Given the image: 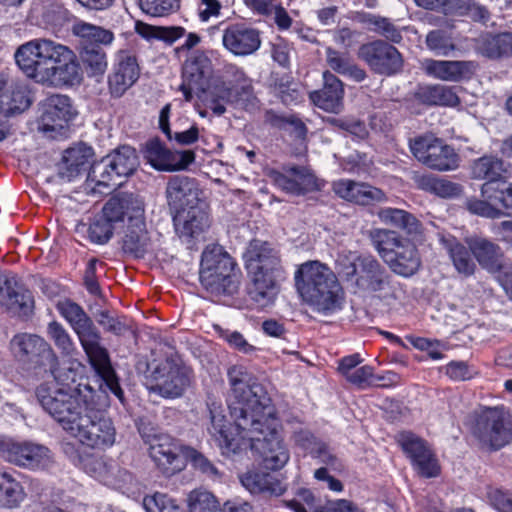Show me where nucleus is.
Wrapping results in <instances>:
<instances>
[{"instance_id":"f257e3e1","label":"nucleus","mask_w":512,"mask_h":512,"mask_svg":"<svg viewBox=\"0 0 512 512\" xmlns=\"http://www.w3.org/2000/svg\"><path fill=\"white\" fill-rule=\"evenodd\" d=\"M42 408L71 436L91 448L114 444L116 430L107 415L109 397L88 384L76 388L42 383L36 388Z\"/></svg>"},{"instance_id":"f03ea898","label":"nucleus","mask_w":512,"mask_h":512,"mask_svg":"<svg viewBox=\"0 0 512 512\" xmlns=\"http://www.w3.org/2000/svg\"><path fill=\"white\" fill-rule=\"evenodd\" d=\"M14 58L29 79L48 88L73 87L83 80L74 51L51 39L37 38L20 45Z\"/></svg>"},{"instance_id":"7ed1b4c3","label":"nucleus","mask_w":512,"mask_h":512,"mask_svg":"<svg viewBox=\"0 0 512 512\" xmlns=\"http://www.w3.org/2000/svg\"><path fill=\"white\" fill-rule=\"evenodd\" d=\"M57 310L72 327L96 374L103 380L108 390L122 404H125L124 391L112 366L109 352L102 345L101 333L91 317L79 304L70 300L58 302Z\"/></svg>"},{"instance_id":"20e7f679","label":"nucleus","mask_w":512,"mask_h":512,"mask_svg":"<svg viewBox=\"0 0 512 512\" xmlns=\"http://www.w3.org/2000/svg\"><path fill=\"white\" fill-rule=\"evenodd\" d=\"M244 257L251 276L248 295L256 304L266 307L274 302L278 280L284 273L280 252L270 242L253 239Z\"/></svg>"},{"instance_id":"39448f33","label":"nucleus","mask_w":512,"mask_h":512,"mask_svg":"<svg viewBox=\"0 0 512 512\" xmlns=\"http://www.w3.org/2000/svg\"><path fill=\"white\" fill-rule=\"evenodd\" d=\"M231 386L228 408L237 428L251 427L250 417L271 415L274 406L264 387L252 382L250 374L243 366H232L227 372Z\"/></svg>"},{"instance_id":"423d86ee","label":"nucleus","mask_w":512,"mask_h":512,"mask_svg":"<svg viewBox=\"0 0 512 512\" xmlns=\"http://www.w3.org/2000/svg\"><path fill=\"white\" fill-rule=\"evenodd\" d=\"M296 288L303 300L325 314L341 306L342 288L335 273L319 261L302 264L295 273Z\"/></svg>"},{"instance_id":"0eeeda50","label":"nucleus","mask_w":512,"mask_h":512,"mask_svg":"<svg viewBox=\"0 0 512 512\" xmlns=\"http://www.w3.org/2000/svg\"><path fill=\"white\" fill-rule=\"evenodd\" d=\"M247 420L251 422V427L237 428L245 438L246 448L249 446L260 454L264 468L269 470L283 468L290 456L278 435L279 421L275 408L271 415L261 413V416H252Z\"/></svg>"},{"instance_id":"6e6552de","label":"nucleus","mask_w":512,"mask_h":512,"mask_svg":"<svg viewBox=\"0 0 512 512\" xmlns=\"http://www.w3.org/2000/svg\"><path fill=\"white\" fill-rule=\"evenodd\" d=\"M10 350L15 358L33 369H48L57 384L62 387L70 379L74 381L76 372L72 368L60 369V361L53 347L41 336L19 333L10 340Z\"/></svg>"},{"instance_id":"1a4fd4ad","label":"nucleus","mask_w":512,"mask_h":512,"mask_svg":"<svg viewBox=\"0 0 512 512\" xmlns=\"http://www.w3.org/2000/svg\"><path fill=\"white\" fill-rule=\"evenodd\" d=\"M199 279L212 295H233L239 288V271L230 254L218 244L208 245L201 256Z\"/></svg>"},{"instance_id":"9d476101","label":"nucleus","mask_w":512,"mask_h":512,"mask_svg":"<svg viewBox=\"0 0 512 512\" xmlns=\"http://www.w3.org/2000/svg\"><path fill=\"white\" fill-rule=\"evenodd\" d=\"M370 239L380 257L395 274L411 277L420 269V254L409 239L387 229L371 230Z\"/></svg>"},{"instance_id":"9b49d317","label":"nucleus","mask_w":512,"mask_h":512,"mask_svg":"<svg viewBox=\"0 0 512 512\" xmlns=\"http://www.w3.org/2000/svg\"><path fill=\"white\" fill-rule=\"evenodd\" d=\"M139 166L136 150L123 145L91 165L87 176V187L93 192L107 193L110 189L121 184L120 179L131 176Z\"/></svg>"},{"instance_id":"f8f14e48","label":"nucleus","mask_w":512,"mask_h":512,"mask_svg":"<svg viewBox=\"0 0 512 512\" xmlns=\"http://www.w3.org/2000/svg\"><path fill=\"white\" fill-rule=\"evenodd\" d=\"M473 435L482 448L498 451L512 443V415L503 408H487L476 419Z\"/></svg>"},{"instance_id":"ddd939ff","label":"nucleus","mask_w":512,"mask_h":512,"mask_svg":"<svg viewBox=\"0 0 512 512\" xmlns=\"http://www.w3.org/2000/svg\"><path fill=\"white\" fill-rule=\"evenodd\" d=\"M0 457L10 464L30 471L47 470L54 464L51 450L32 441L0 438Z\"/></svg>"},{"instance_id":"4468645a","label":"nucleus","mask_w":512,"mask_h":512,"mask_svg":"<svg viewBox=\"0 0 512 512\" xmlns=\"http://www.w3.org/2000/svg\"><path fill=\"white\" fill-rule=\"evenodd\" d=\"M414 157L427 167L437 171H450L458 167L459 157L453 147L430 135L410 140Z\"/></svg>"},{"instance_id":"2eb2a0df","label":"nucleus","mask_w":512,"mask_h":512,"mask_svg":"<svg viewBox=\"0 0 512 512\" xmlns=\"http://www.w3.org/2000/svg\"><path fill=\"white\" fill-rule=\"evenodd\" d=\"M358 56L373 72L380 75L391 76L403 68L401 53L384 40L378 39L361 45Z\"/></svg>"},{"instance_id":"dca6fc26","label":"nucleus","mask_w":512,"mask_h":512,"mask_svg":"<svg viewBox=\"0 0 512 512\" xmlns=\"http://www.w3.org/2000/svg\"><path fill=\"white\" fill-rule=\"evenodd\" d=\"M76 115L71 99L67 95L53 94L43 105L39 122V130L51 138L63 136L67 132L68 123Z\"/></svg>"},{"instance_id":"f3484780","label":"nucleus","mask_w":512,"mask_h":512,"mask_svg":"<svg viewBox=\"0 0 512 512\" xmlns=\"http://www.w3.org/2000/svg\"><path fill=\"white\" fill-rule=\"evenodd\" d=\"M0 306L8 313L28 316L34 300L31 292L11 272L0 270Z\"/></svg>"},{"instance_id":"a211bd4d","label":"nucleus","mask_w":512,"mask_h":512,"mask_svg":"<svg viewBox=\"0 0 512 512\" xmlns=\"http://www.w3.org/2000/svg\"><path fill=\"white\" fill-rule=\"evenodd\" d=\"M153 392L165 398L180 397L190 385V371L170 361L157 365L151 373Z\"/></svg>"},{"instance_id":"6ab92c4d","label":"nucleus","mask_w":512,"mask_h":512,"mask_svg":"<svg viewBox=\"0 0 512 512\" xmlns=\"http://www.w3.org/2000/svg\"><path fill=\"white\" fill-rule=\"evenodd\" d=\"M397 441L421 476L431 478L439 474L437 459L423 439L412 432H401Z\"/></svg>"},{"instance_id":"aec40b11","label":"nucleus","mask_w":512,"mask_h":512,"mask_svg":"<svg viewBox=\"0 0 512 512\" xmlns=\"http://www.w3.org/2000/svg\"><path fill=\"white\" fill-rule=\"evenodd\" d=\"M211 74V61L202 52H195L183 64L180 90L186 101H191L193 93L204 92Z\"/></svg>"},{"instance_id":"412c9836","label":"nucleus","mask_w":512,"mask_h":512,"mask_svg":"<svg viewBox=\"0 0 512 512\" xmlns=\"http://www.w3.org/2000/svg\"><path fill=\"white\" fill-rule=\"evenodd\" d=\"M222 44L235 56H249L261 46L260 32L245 23L229 24L223 30Z\"/></svg>"},{"instance_id":"4be33fe9","label":"nucleus","mask_w":512,"mask_h":512,"mask_svg":"<svg viewBox=\"0 0 512 512\" xmlns=\"http://www.w3.org/2000/svg\"><path fill=\"white\" fill-rule=\"evenodd\" d=\"M139 75L140 69L135 55L128 51H119L108 76L111 95L115 98L121 97L134 85Z\"/></svg>"},{"instance_id":"5701e85b","label":"nucleus","mask_w":512,"mask_h":512,"mask_svg":"<svg viewBox=\"0 0 512 512\" xmlns=\"http://www.w3.org/2000/svg\"><path fill=\"white\" fill-rule=\"evenodd\" d=\"M203 191L196 179L185 175H174L166 186L168 204L176 212L204 202Z\"/></svg>"},{"instance_id":"b1692460","label":"nucleus","mask_w":512,"mask_h":512,"mask_svg":"<svg viewBox=\"0 0 512 512\" xmlns=\"http://www.w3.org/2000/svg\"><path fill=\"white\" fill-rule=\"evenodd\" d=\"M357 287L367 292H382L391 288V275L386 268L373 256H358Z\"/></svg>"},{"instance_id":"393cba45","label":"nucleus","mask_w":512,"mask_h":512,"mask_svg":"<svg viewBox=\"0 0 512 512\" xmlns=\"http://www.w3.org/2000/svg\"><path fill=\"white\" fill-rule=\"evenodd\" d=\"M173 220L176 233L180 238L187 242L198 238L210 226L206 202L177 211Z\"/></svg>"},{"instance_id":"a878e982","label":"nucleus","mask_w":512,"mask_h":512,"mask_svg":"<svg viewBox=\"0 0 512 512\" xmlns=\"http://www.w3.org/2000/svg\"><path fill=\"white\" fill-rule=\"evenodd\" d=\"M179 452L178 443L166 435L155 437L149 448L150 457L166 476L181 471L183 462Z\"/></svg>"},{"instance_id":"bb28decb","label":"nucleus","mask_w":512,"mask_h":512,"mask_svg":"<svg viewBox=\"0 0 512 512\" xmlns=\"http://www.w3.org/2000/svg\"><path fill=\"white\" fill-rule=\"evenodd\" d=\"M138 215H144V203L138 195L127 192L116 193L102 209V216L114 226L126 216L129 223Z\"/></svg>"},{"instance_id":"cd10ccee","label":"nucleus","mask_w":512,"mask_h":512,"mask_svg":"<svg viewBox=\"0 0 512 512\" xmlns=\"http://www.w3.org/2000/svg\"><path fill=\"white\" fill-rule=\"evenodd\" d=\"M423 68L428 75L440 80L459 82L471 78L478 64L475 61L427 59L423 63Z\"/></svg>"},{"instance_id":"c85d7f7f","label":"nucleus","mask_w":512,"mask_h":512,"mask_svg":"<svg viewBox=\"0 0 512 512\" xmlns=\"http://www.w3.org/2000/svg\"><path fill=\"white\" fill-rule=\"evenodd\" d=\"M209 412L211 426L208 428V431L220 448L221 453L226 457H232L246 449L247 443L245 438L241 436V440H239L230 436L225 416L220 411H217L215 403L209 406ZM239 432L241 431L239 430ZM240 434L242 435V433Z\"/></svg>"},{"instance_id":"c756f323","label":"nucleus","mask_w":512,"mask_h":512,"mask_svg":"<svg viewBox=\"0 0 512 512\" xmlns=\"http://www.w3.org/2000/svg\"><path fill=\"white\" fill-rule=\"evenodd\" d=\"M310 99L319 108L339 113L343 108L344 85L332 72H323V87L310 93Z\"/></svg>"},{"instance_id":"7c9ffc66","label":"nucleus","mask_w":512,"mask_h":512,"mask_svg":"<svg viewBox=\"0 0 512 512\" xmlns=\"http://www.w3.org/2000/svg\"><path fill=\"white\" fill-rule=\"evenodd\" d=\"M333 190L341 198L359 205H370L386 199L381 189L349 179L334 182Z\"/></svg>"},{"instance_id":"2f4dec72","label":"nucleus","mask_w":512,"mask_h":512,"mask_svg":"<svg viewBox=\"0 0 512 512\" xmlns=\"http://www.w3.org/2000/svg\"><path fill=\"white\" fill-rule=\"evenodd\" d=\"M94 152L84 144L65 150L62 161L58 165V174L68 181L91 168L90 163Z\"/></svg>"},{"instance_id":"473e14b6","label":"nucleus","mask_w":512,"mask_h":512,"mask_svg":"<svg viewBox=\"0 0 512 512\" xmlns=\"http://www.w3.org/2000/svg\"><path fill=\"white\" fill-rule=\"evenodd\" d=\"M465 243L483 268L493 272L502 270V252L497 244L477 235L466 237Z\"/></svg>"},{"instance_id":"72a5a7b5","label":"nucleus","mask_w":512,"mask_h":512,"mask_svg":"<svg viewBox=\"0 0 512 512\" xmlns=\"http://www.w3.org/2000/svg\"><path fill=\"white\" fill-rule=\"evenodd\" d=\"M150 247V237L148 235L144 215L136 216L126 227L122 238V249L125 253L134 257H143Z\"/></svg>"},{"instance_id":"f704fd0d","label":"nucleus","mask_w":512,"mask_h":512,"mask_svg":"<svg viewBox=\"0 0 512 512\" xmlns=\"http://www.w3.org/2000/svg\"><path fill=\"white\" fill-rule=\"evenodd\" d=\"M506 173L507 166L505 162L494 155H484L476 159L471 166L472 177L486 180L484 184H492L493 188L505 182Z\"/></svg>"},{"instance_id":"c9c22d12","label":"nucleus","mask_w":512,"mask_h":512,"mask_svg":"<svg viewBox=\"0 0 512 512\" xmlns=\"http://www.w3.org/2000/svg\"><path fill=\"white\" fill-rule=\"evenodd\" d=\"M242 485L252 494L264 496H280L286 486L277 477L270 473L260 471H248L240 478Z\"/></svg>"},{"instance_id":"e433bc0d","label":"nucleus","mask_w":512,"mask_h":512,"mask_svg":"<svg viewBox=\"0 0 512 512\" xmlns=\"http://www.w3.org/2000/svg\"><path fill=\"white\" fill-rule=\"evenodd\" d=\"M287 172L288 175L282 173L274 175L275 184L287 193L304 194L314 182L313 176L302 167L293 166Z\"/></svg>"},{"instance_id":"4c0bfd02","label":"nucleus","mask_w":512,"mask_h":512,"mask_svg":"<svg viewBox=\"0 0 512 512\" xmlns=\"http://www.w3.org/2000/svg\"><path fill=\"white\" fill-rule=\"evenodd\" d=\"M494 188L492 184H482L481 186V197L467 198L465 201V208L472 214L486 217L490 219H496L503 216L501 209L495 205V196L493 195Z\"/></svg>"},{"instance_id":"58836bf2","label":"nucleus","mask_w":512,"mask_h":512,"mask_svg":"<svg viewBox=\"0 0 512 512\" xmlns=\"http://www.w3.org/2000/svg\"><path fill=\"white\" fill-rule=\"evenodd\" d=\"M416 97L428 105L456 106L460 102L452 87L440 84L420 87Z\"/></svg>"},{"instance_id":"ea45409f","label":"nucleus","mask_w":512,"mask_h":512,"mask_svg":"<svg viewBox=\"0 0 512 512\" xmlns=\"http://www.w3.org/2000/svg\"><path fill=\"white\" fill-rule=\"evenodd\" d=\"M512 48V33L486 34L478 40V51L491 59L508 56Z\"/></svg>"},{"instance_id":"a19ab883","label":"nucleus","mask_w":512,"mask_h":512,"mask_svg":"<svg viewBox=\"0 0 512 512\" xmlns=\"http://www.w3.org/2000/svg\"><path fill=\"white\" fill-rule=\"evenodd\" d=\"M31 105L30 92L26 85L15 84L9 93L0 95V112L5 116L21 113Z\"/></svg>"},{"instance_id":"79ce46f5","label":"nucleus","mask_w":512,"mask_h":512,"mask_svg":"<svg viewBox=\"0 0 512 512\" xmlns=\"http://www.w3.org/2000/svg\"><path fill=\"white\" fill-rule=\"evenodd\" d=\"M444 246L452 260L453 266L457 272L464 277L474 274L476 264L471 256V250L456 239L444 240Z\"/></svg>"},{"instance_id":"37998d69","label":"nucleus","mask_w":512,"mask_h":512,"mask_svg":"<svg viewBox=\"0 0 512 512\" xmlns=\"http://www.w3.org/2000/svg\"><path fill=\"white\" fill-rule=\"evenodd\" d=\"M24 489L9 472H0V505L5 508L17 507L24 499Z\"/></svg>"},{"instance_id":"c03bdc74","label":"nucleus","mask_w":512,"mask_h":512,"mask_svg":"<svg viewBox=\"0 0 512 512\" xmlns=\"http://www.w3.org/2000/svg\"><path fill=\"white\" fill-rule=\"evenodd\" d=\"M378 216L384 223L403 229L409 234L418 233L420 230V222L413 214L405 210L382 208L379 210Z\"/></svg>"},{"instance_id":"a18cd8bd","label":"nucleus","mask_w":512,"mask_h":512,"mask_svg":"<svg viewBox=\"0 0 512 512\" xmlns=\"http://www.w3.org/2000/svg\"><path fill=\"white\" fill-rule=\"evenodd\" d=\"M80 58L88 76H103L106 72V53L99 45H85L80 52Z\"/></svg>"},{"instance_id":"49530a36","label":"nucleus","mask_w":512,"mask_h":512,"mask_svg":"<svg viewBox=\"0 0 512 512\" xmlns=\"http://www.w3.org/2000/svg\"><path fill=\"white\" fill-rule=\"evenodd\" d=\"M265 121L273 127L288 131L297 139L305 140L307 137L305 123L295 115L283 116L270 110L265 114Z\"/></svg>"},{"instance_id":"de8ad7c7","label":"nucleus","mask_w":512,"mask_h":512,"mask_svg":"<svg viewBox=\"0 0 512 512\" xmlns=\"http://www.w3.org/2000/svg\"><path fill=\"white\" fill-rule=\"evenodd\" d=\"M48 338L53 342L63 357H72L77 347L66 328L57 321H51L46 328Z\"/></svg>"},{"instance_id":"09e8293b","label":"nucleus","mask_w":512,"mask_h":512,"mask_svg":"<svg viewBox=\"0 0 512 512\" xmlns=\"http://www.w3.org/2000/svg\"><path fill=\"white\" fill-rule=\"evenodd\" d=\"M145 156L158 170L175 171L173 152L167 149L159 139H152L146 143Z\"/></svg>"},{"instance_id":"8fccbe9b","label":"nucleus","mask_w":512,"mask_h":512,"mask_svg":"<svg viewBox=\"0 0 512 512\" xmlns=\"http://www.w3.org/2000/svg\"><path fill=\"white\" fill-rule=\"evenodd\" d=\"M362 22L368 25L370 31L393 43H400L402 41L401 30L389 18L366 14Z\"/></svg>"},{"instance_id":"3c124183","label":"nucleus","mask_w":512,"mask_h":512,"mask_svg":"<svg viewBox=\"0 0 512 512\" xmlns=\"http://www.w3.org/2000/svg\"><path fill=\"white\" fill-rule=\"evenodd\" d=\"M74 35L86 41L87 45L110 44L114 38L113 33L100 26H95L83 21L73 25Z\"/></svg>"},{"instance_id":"603ef678","label":"nucleus","mask_w":512,"mask_h":512,"mask_svg":"<svg viewBox=\"0 0 512 512\" xmlns=\"http://www.w3.org/2000/svg\"><path fill=\"white\" fill-rule=\"evenodd\" d=\"M425 43L429 50L440 56H447L455 49L451 35L443 29L430 31L426 36Z\"/></svg>"},{"instance_id":"864d4df0","label":"nucleus","mask_w":512,"mask_h":512,"mask_svg":"<svg viewBox=\"0 0 512 512\" xmlns=\"http://www.w3.org/2000/svg\"><path fill=\"white\" fill-rule=\"evenodd\" d=\"M189 512H221L218 502L207 491L194 490L188 497Z\"/></svg>"},{"instance_id":"5fc2aeb1","label":"nucleus","mask_w":512,"mask_h":512,"mask_svg":"<svg viewBox=\"0 0 512 512\" xmlns=\"http://www.w3.org/2000/svg\"><path fill=\"white\" fill-rule=\"evenodd\" d=\"M284 504L295 512H320L322 506L317 504V499L309 489H299L295 497L284 500Z\"/></svg>"},{"instance_id":"6e6d98bb","label":"nucleus","mask_w":512,"mask_h":512,"mask_svg":"<svg viewBox=\"0 0 512 512\" xmlns=\"http://www.w3.org/2000/svg\"><path fill=\"white\" fill-rule=\"evenodd\" d=\"M140 9L153 17L167 16L180 7V0H138Z\"/></svg>"},{"instance_id":"4d7b16f0","label":"nucleus","mask_w":512,"mask_h":512,"mask_svg":"<svg viewBox=\"0 0 512 512\" xmlns=\"http://www.w3.org/2000/svg\"><path fill=\"white\" fill-rule=\"evenodd\" d=\"M183 453L195 470L211 478L219 476L217 467L201 452L192 447H185Z\"/></svg>"},{"instance_id":"13d9d810","label":"nucleus","mask_w":512,"mask_h":512,"mask_svg":"<svg viewBox=\"0 0 512 512\" xmlns=\"http://www.w3.org/2000/svg\"><path fill=\"white\" fill-rule=\"evenodd\" d=\"M115 226L102 215L95 217L88 228L89 239L96 244H105L113 236Z\"/></svg>"},{"instance_id":"bf43d9fd","label":"nucleus","mask_w":512,"mask_h":512,"mask_svg":"<svg viewBox=\"0 0 512 512\" xmlns=\"http://www.w3.org/2000/svg\"><path fill=\"white\" fill-rule=\"evenodd\" d=\"M96 320L105 331L120 336L130 330V325L124 317H113L108 310H101L96 314Z\"/></svg>"},{"instance_id":"052dcab7","label":"nucleus","mask_w":512,"mask_h":512,"mask_svg":"<svg viewBox=\"0 0 512 512\" xmlns=\"http://www.w3.org/2000/svg\"><path fill=\"white\" fill-rule=\"evenodd\" d=\"M242 83L236 88L235 102L244 109L254 108L257 105V98L254 95L251 81L246 78L243 71H238Z\"/></svg>"},{"instance_id":"680f3d73","label":"nucleus","mask_w":512,"mask_h":512,"mask_svg":"<svg viewBox=\"0 0 512 512\" xmlns=\"http://www.w3.org/2000/svg\"><path fill=\"white\" fill-rule=\"evenodd\" d=\"M487 498L498 512H512V492L490 487Z\"/></svg>"},{"instance_id":"e2e57ef3","label":"nucleus","mask_w":512,"mask_h":512,"mask_svg":"<svg viewBox=\"0 0 512 512\" xmlns=\"http://www.w3.org/2000/svg\"><path fill=\"white\" fill-rule=\"evenodd\" d=\"M326 63L334 72L344 75L352 62L348 53H342L334 48L328 47L325 51Z\"/></svg>"},{"instance_id":"0e129e2a","label":"nucleus","mask_w":512,"mask_h":512,"mask_svg":"<svg viewBox=\"0 0 512 512\" xmlns=\"http://www.w3.org/2000/svg\"><path fill=\"white\" fill-rule=\"evenodd\" d=\"M459 8L464 9V14L475 22L486 24L490 18V12L485 6L479 5L473 0H457Z\"/></svg>"},{"instance_id":"69168bd1","label":"nucleus","mask_w":512,"mask_h":512,"mask_svg":"<svg viewBox=\"0 0 512 512\" xmlns=\"http://www.w3.org/2000/svg\"><path fill=\"white\" fill-rule=\"evenodd\" d=\"M495 205L501 209L503 216L512 217V184L506 185V182L498 184L494 188Z\"/></svg>"},{"instance_id":"338daca9","label":"nucleus","mask_w":512,"mask_h":512,"mask_svg":"<svg viewBox=\"0 0 512 512\" xmlns=\"http://www.w3.org/2000/svg\"><path fill=\"white\" fill-rule=\"evenodd\" d=\"M476 371L464 361H451L446 366V375L454 381H465L474 377Z\"/></svg>"},{"instance_id":"774afa93","label":"nucleus","mask_w":512,"mask_h":512,"mask_svg":"<svg viewBox=\"0 0 512 512\" xmlns=\"http://www.w3.org/2000/svg\"><path fill=\"white\" fill-rule=\"evenodd\" d=\"M220 336L225 339L231 347L242 353L249 354L256 349L246 341L241 333L237 331L221 330Z\"/></svg>"}]
</instances>
